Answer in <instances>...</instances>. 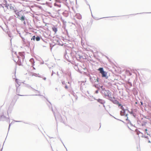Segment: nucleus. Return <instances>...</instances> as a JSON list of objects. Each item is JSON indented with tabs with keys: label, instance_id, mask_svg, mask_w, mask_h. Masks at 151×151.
Here are the masks:
<instances>
[{
	"label": "nucleus",
	"instance_id": "f257e3e1",
	"mask_svg": "<svg viewBox=\"0 0 151 151\" xmlns=\"http://www.w3.org/2000/svg\"><path fill=\"white\" fill-rule=\"evenodd\" d=\"M100 71V73L102 74V77H106V76L107 73L103 70V68H100L98 69Z\"/></svg>",
	"mask_w": 151,
	"mask_h": 151
},
{
	"label": "nucleus",
	"instance_id": "f03ea898",
	"mask_svg": "<svg viewBox=\"0 0 151 151\" xmlns=\"http://www.w3.org/2000/svg\"><path fill=\"white\" fill-rule=\"evenodd\" d=\"M103 93L106 96H111V92L109 90H104Z\"/></svg>",
	"mask_w": 151,
	"mask_h": 151
},
{
	"label": "nucleus",
	"instance_id": "7ed1b4c3",
	"mask_svg": "<svg viewBox=\"0 0 151 151\" xmlns=\"http://www.w3.org/2000/svg\"><path fill=\"white\" fill-rule=\"evenodd\" d=\"M54 6L59 8L61 7V6L59 0H56V2L54 4Z\"/></svg>",
	"mask_w": 151,
	"mask_h": 151
},
{
	"label": "nucleus",
	"instance_id": "20e7f679",
	"mask_svg": "<svg viewBox=\"0 0 151 151\" xmlns=\"http://www.w3.org/2000/svg\"><path fill=\"white\" fill-rule=\"evenodd\" d=\"M120 108L122 110V111H121L120 114L122 116L124 115V113L125 112V109L123 107V106H122L120 107Z\"/></svg>",
	"mask_w": 151,
	"mask_h": 151
},
{
	"label": "nucleus",
	"instance_id": "39448f33",
	"mask_svg": "<svg viewBox=\"0 0 151 151\" xmlns=\"http://www.w3.org/2000/svg\"><path fill=\"white\" fill-rule=\"evenodd\" d=\"M76 17L79 19H82V16L79 14H77L76 15Z\"/></svg>",
	"mask_w": 151,
	"mask_h": 151
},
{
	"label": "nucleus",
	"instance_id": "423d86ee",
	"mask_svg": "<svg viewBox=\"0 0 151 151\" xmlns=\"http://www.w3.org/2000/svg\"><path fill=\"white\" fill-rule=\"evenodd\" d=\"M8 9H14V7L11 4L10 5H8L7 6H6Z\"/></svg>",
	"mask_w": 151,
	"mask_h": 151
},
{
	"label": "nucleus",
	"instance_id": "0eeeda50",
	"mask_svg": "<svg viewBox=\"0 0 151 151\" xmlns=\"http://www.w3.org/2000/svg\"><path fill=\"white\" fill-rule=\"evenodd\" d=\"M52 29L53 31L56 33L57 31V28L55 27L52 28Z\"/></svg>",
	"mask_w": 151,
	"mask_h": 151
},
{
	"label": "nucleus",
	"instance_id": "6e6552de",
	"mask_svg": "<svg viewBox=\"0 0 151 151\" xmlns=\"http://www.w3.org/2000/svg\"><path fill=\"white\" fill-rule=\"evenodd\" d=\"M19 19L22 21H24L25 19V17L24 16H22L20 18H18Z\"/></svg>",
	"mask_w": 151,
	"mask_h": 151
},
{
	"label": "nucleus",
	"instance_id": "1a4fd4ad",
	"mask_svg": "<svg viewBox=\"0 0 151 151\" xmlns=\"http://www.w3.org/2000/svg\"><path fill=\"white\" fill-rule=\"evenodd\" d=\"M15 13L17 15V16L18 17L20 16L19 14L21 12V11L17 12V11L16 10L15 11Z\"/></svg>",
	"mask_w": 151,
	"mask_h": 151
},
{
	"label": "nucleus",
	"instance_id": "9d476101",
	"mask_svg": "<svg viewBox=\"0 0 151 151\" xmlns=\"http://www.w3.org/2000/svg\"><path fill=\"white\" fill-rule=\"evenodd\" d=\"M124 119H125L126 120H128V118L127 117V114H126V115L125 116H124Z\"/></svg>",
	"mask_w": 151,
	"mask_h": 151
},
{
	"label": "nucleus",
	"instance_id": "9b49d317",
	"mask_svg": "<svg viewBox=\"0 0 151 151\" xmlns=\"http://www.w3.org/2000/svg\"><path fill=\"white\" fill-rule=\"evenodd\" d=\"M36 41H39L40 40V38L39 37H37L36 38Z\"/></svg>",
	"mask_w": 151,
	"mask_h": 151
},
{
	"label": "nucleus",
	"instance_id": "f8f14e48",
	"mask_svg": "<svg viewBox=\"0 0 151 151\" xmlns=\"http://www.w3.org/2000/svg\"><path fill=\"white\" fill-rule=\"evenodd\" d=\"M98 101L100 102V103H101V104L102 103V100L101 99H99L98 100Z\"/></svg>",
	"mask_w": 151,
	"mask_h": 151
},
{
	"label": "nucleus",
	"instance_id": "ddd939ff",
	"mask_svg": "<svg viewBox=\"0 0 151 151\" xmlns=\"http://www.w3.org/2000/svg\"><path fill=\"white\" fill-rule=\"evenodd\" d=\"M117 104L118 106H120V107L122 106V105L118 102H117Z\"/></svg>",
	"mask_w": 151,
	"mask_h": 151
},
{
	"label": "nucleus",
	"instance_id": "4468645a",
	"mask_svg": "<svg viewBox=\"0 0 151 151\" xmlns=\"http://www.w3.org/2000/svg\"><path fill=\"white\" fill-rule=\"evenodd\" d=\"M129 112L130 114H132L133 115V116H134V114L133 112L132 111H129Z\"/></svg>",
	"mask_w": 151,
	"mask_h": 151
},
{
	"label": "nucleus",
	"instance_id": "2eb2a0df",
	"mask_svg": "<svg viewBox=\"0 0 151 151\" xmlns=\"http://www.w3.org/2000/svg\"><path fill=\"white\" fill-rule=\"evenodd\" d=\"M35 36H33L32 37L31 39V40H35Z\"/></svg>",
	"mask_w": 151,
	"mask_h": 151
},
{
	"label": "nucleus",
	"instance_id": "dca6fc26",
	"mask_svg": "<svg viewBox=\"0 0 151 151\" xmlns=\"http://www.w3.org/2000/svg\"><path fill=\"white\" fill-rule=\"evenodd\" d=\"M147 129H145V133L147 134H148V133L147 132Z\"/></svg>",
	"mask_w": 151,
	"mask_h": 151
},
{
	"label": "nucleus",
	"instance_id": "f3484780",
	"mask_svg": "<svg viewBox=\"0 0 151 151\" xmlns=\"http://www.w3.org/2000/svg\"><path fill=\"white\" fill-rule=\"evenodd\" d=\"M61 10L60 9H58V10H57V11L59 12Z\"/></svg>",
	"mask_w": 151,
	"mask_h": 151
},
{
	"label": "nucleus",
	"instance_id": "a211bd4d",
	"mask_svg": "<svg viewBox=\"0 0 151 151\" xmlns=\"http://www.w3.org/2000/svg\"><path fill=\"white\" fill-rule=\"evenodd\" d=\"M96 93H98V91H96Z\"/></svg>",
	"mask_w": 151,
	"mask_h": 151
},
{
	"label": "nucleus",
	"instance_id": "6ab92c4d",
	"mask_svg": "<svg viewBox=\"0 0 151 151\" xmlns=\"http://www.w3.org/2000/svg\"><path fill=\"white\" fill-rule=\"evenodd\" d=\"M50 0V1H51V0Z\"/></svg>",
	"mask_w": 151,
	"mask_h": 151
}]
</instances>
